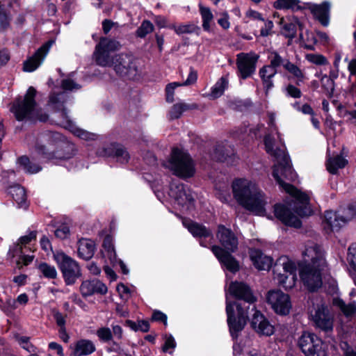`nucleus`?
Here are the masks:
<instances>
[{
  "label": "nucleus",
  "mask_w": 356,
  "mask_h": 356,
  "mask_svg": "<svg viewBox=\"0 0 356 356\" xmlns=\"http://www.w3.org/2000/svg\"><path fill=\"white\" fill-rule=\"evenodd\" d=\"M279 143L269 134L264 138V145L266 151L270 156H273L277 163L273 167V176L280 187L295 197V213L294 214L291 209L284 204H276L274 208L275 216L284 224L294 227H300L301 221L299 216H310L312 213L309 206V197L307 194L303 193L297 190L293 186L286 183L284 178L294 181L297 175L292 169L291 161L288 155L285 152V146L277 133Z\"/></svg>",
  "instance_id": "nucleus-1"
},
{
  "label": "nucleus",
  "mask_w": 356,
  "mask_h": 356,
  "mask_svg": "<svg viewBox=\"0 0 356 356\" xmlns=\"http://www.w3.org/2000/svg\"><path fill=\"white\" fill-rule=\"evenodd\" d=\"M230 294L236 298L244 300V303L235 302L232 305L227 298L226 312L227 314V323L233 338L238 337V333L245 327L248 317L249 310L255 302L256 298L252 295L250 287L243 283L234 282L229 287Z\"/></svg>",
  "instance_id": "nucleus-2"
},
{
  "label": "nucleus",
  "mask_w": 356,
  "mask_h": 356,
  "mask_svg": "<svg viewBox=\"0 0 356 356\" xmlns=\"http://www.w3.org/2000/svg\"><path fill=\"white\" fill-rule=\"evenodd\" d=\"M234 199L244 209L257 214L264 215L267 197L257 184L246 179H238L232 183Z\"/></svg>",
  "instance_id": "nucleus-3"
},
{
  "label": "nucleus",
  "mask_w": 356,
  "mask_h": 356,
  "mask_svg": "<svg viewBox=\"0 0 356 356\" xmlns=\"http://www.w3.org/2000/svg\"><path fill=\"white\" fill-rule=\"evenodd\" d=\"M216 236L224 249L218 245H213L211 251L226 269L233 273L238 271V263L230 254L237 250L238 244L237 237L231 229L223 225L218 226Z\"/></svg>",
  "instance_id": "nucleus-4"
},
{
  "label": "nucleus",
  "mask_w": 356,
  "mask_h": 356,
  "mask_svg": "<svg viewBox=\"0 0 356 356\" xmlns=\"http://www.w3.org/2000/svg\"><path fill=\"white\" fill-rule=\"evenodd\" d=\"M35 89L31 86L22 99L19 98L14 102L11 111L17 120H38L44 122L48 119L47 114L38 108L35 101Z\"/></svg>",
  "instance_id": "nucleus-5"
},
{
  "label": "nucleus",
  "mask_w": 356,
  "mask_h": 356,
  "mask_svg": "<svg viewBox=\"0 0 356 356\" xmlns=\"http://www.w3.org/2000/svg\"><path fill=\"white\" fill-rule=\"evenodd\" d=\"M60 136L58 134L48 133L42 136L40 141L42 145H37L36 149L47 159H68L72 154L69 152L64 153V149H72L70 145H67L60 140Z\"/></svg>",
  "instance_id": "nucleus-6"
},
{
  "label": "nucleus",
  "mask_w": 356,
  "mask_h": 356,
  "mask_svg": "<svg viewBox=\"0 0 356 356\" xmlns=\"http://www.w3.org/2000/svg\"><path fill=\"white\" fill-rule=\"evenodd\" d=\"M164 165L181 178L191 177L195 172V164L190 155L178 148L172 149L170 158Z\"/></svg>",
  "instance_id": "nucleus-7"
},
{
  "label": "nucleus",
  "mask_w": 356,
  "mask_h": 356,
  "mask_svg": "<svg viewBox=\"0 0 356 356\" xmlns=\"http://www.w3.org/2000/svg\"><path fill=\"white\" fill-rule=\"evenodd\" d=\"M67 97V95L65 92H61L58 94H52L49 97V104L55 109L58 111V117L60 120L58 121V124L64 127L65 129H69L77 137L88 140L89 138V134L83 129L77 127L73 121L70 118L67 110L64 108V103L65 102Z\"/></svg>",
  "instance_id": "nucleus-8"
},
{
  "label": "nucleus",
  "mask_w": 356,
  "mask_h": 356,
  "mask_svg": "<svg viewBox=\"0 0 356 356\" xmlns=\"http://www.w3.org/2000/svg\"><path fill=\"white\" fill-rule=\"evenodd\" d=\"M296 264L286 256L278 258L273 266L274 279L286 290L293 289L297 281Z\"/></svg>",
  "instance_id": "nucleus-9"
},
{
  "label": "nucleus",
  "mask_w": 356,
  "mask_h": 356,
  "mask_svg": "<svg viewBox=\"0 0 356 356\" xmlns=\"http://www.w3.org/2000/svg\"><path fill=\"white\" fill-rule=\"evenodd\" d=\"M54 258L59 265L65 284H73L81 276L78 264L63 252H56Z\"/></svg>",
  "instance_id": "nucleus-10"
},
{
  "label": "nucleus",
  "mask_w": 356,
  "mask_h": 356,
  "mask_svg": "<svg viewBox=\"0 0 356 356\" xmlns=\"http://www.w3.org/2000/svg\"><path fill=\"white\" fill-rule=\"evenodd\" d=\"M312 320L314 325L324 331L330 332L333 330L334 315L328 309L327 305L323 300L314 306L310 312Z\"/></svg>",
  "instance_id": "nucleus-11"
},
{
  "label": "nucleus",
  "mask_w": 356,
  "mask_h": 356,
  "mask_svg": "<svg viewBox=\"0 0 356 356\" xmlns=\"http://www.w3.org/2000/svg\"><path fill=\"white\" fill-rule=\"evenodd\" d=\"M325 266L299 264V275L304 285L309 291H315L322 286V272Z\"/></svg>",
  "instance_id": "nucleus-12"
},
{
  "label": "nucleus",
  "mask_w": 356,
  "mask_h": 356,
  "mask_svg": "<svg viewBox=\"0 0 356 356\" xmlns=\"http://www.w3.org/2000/svg\"><path fill=\"white\" fill-rule=\"evenodd\" d=\"M111 66L120 76L134 79L138 74L136 60L129 54H120L112 58Z\"/></svg>",
  "instance_id": "nucleus-13"
},
{
  "label": "nucleus",
  "mask_w": 356,
  "mask_h": 356,
  "mask_svg": "<svg viewBox=\"0 0 356 356\" xmlns=\"http://www.w3.org/2000/svg\"><path fill=\"white\" fill-rule=\"evenodd\" d=\"M298 346L306 356H327L322 341L312 333L304 332Z\"/></svg>",
  "instance_id": "nucleus-14"
},
{
  "label": "nucleus",
  "mask_w": 356,
  "mask_h": 356,
  "mask_svg": "<svg viewBox=\"0 0 356 356\" xmlns=\"http://www.w3.org/2000/svg\"><path fill=\"white\" fill-rule=\"evenodd\" d=\"M267 302L278 315L286 316L290 313L292 304L290 296L280 290L270 291L267 294Z\"/></svg>",
  "instance_id": "nucleus-15"
},
{
  "label": "nucleus",
  "mask_w": 356,
  "mask_h": 356,
  "mask_svg": "<svg viewBox=\"0 0 356 356\" xmlns=\"http://www.w3.org/2000/svg\"><path fill=\"white\" fill-rule=\"evenodd\" d=\"M120 47V42L116 40L102 38L97 45L94 53L97 63L101 66H111L112 59L110 58V54L118 50Z\"/></svg>",
  "instance_id": "nucleus-16"
},
{
  "label": "nucleus",
  "mask_w": 356,
  "mask_h": 356,
  "mask_svg": "<svg viewBox=\"0 0 356 356\" xmlns=\"http://www.w3.org/2000/svg\"><path fill=\"white\" fill-rule=\"evenodd\" d=\"M303 261L300 264L326 266V261L322 248L314 242H308L302 252Z\"/></svg>",
  "instance_id": "nucleus-17"
},
{
  "label": "nucleus",
  "mask_w": 356,
  "mask_h": 356,
  "mask_svg": "<svg viewBox=\"0 0 356 356\" xmlns=\"http://www.w3.org/2000/svg\"><path fill=\"white\" fill-rule=\"evenodd\" d=\"M236 56V65L240 76L244 79L250 76L255 72L259 56L250 52L240 53Z\"/></svg>",
  "instance_id": "nucleus-18"
},
{
  "label": "nucleus",
  "mask_w": 356,
  "mask_h": 356,
  "mask_svg": "<svg viewBox=\"0 0 356 356\" xmlns=\"http://www.w3.org/2000/svg\"><path fill=\"white\" fill-rule=\"evenodd\" d=\"M170 194L177 202L178 204L186 209H190L193 205V197L191 191L183 184L171 185Z\"/></svg>",
  "instance_id": "nucleus-19"
},
{
  "label": "nucleus",
  "mask_w": 356,
  "mask_h": 356,
  "mask_svg": "<svg viewBox=\"0 0 356 356\" xmlns=\"http://www.w3.org/2000/svg\"><path fill=\"white\" fill-rule=\"evenodd\" d=\"M53 41H49L40 47L34 55L24 62L23 70L25 72H31L35 71L43 62L47 55Z\"/></svg>",
  "instance_id": "nucleus-20"
},
{
  "label": "nucleus",
  "mask_w": 356,
  "mask_h": 356,
  "mask_svg": "<svg viewBox=\"0 0 356 356\" xmlns=\"http://www.w3.org/2000/svg\"><path fill=\"white\" fill-rule=\"evenodd\" d=\"M251 312H254L251 321L252 327L259 334L270 336L274 332V327L257 310L254 305H252Z\"/></svg>",
  "instance_id": "nucleus-21"
},
{
  "label": "nucleus",
  "mask_w": 356,
  "mask_h": 356,
  "mask_svg": "<svg viewBox=\"0 0 356 356\" xmlns=\"http://www.w3.org/2000/svg\"><path fill=\"white\" fill-rule=\"evenodd\" d=\"M96 154L99 156H114L121 163H127L129 159L128 152L119 145L110 144L98 149Z\"/></svg>",
  "instance_id": "nucleus-22"
},
{
  "label": "nucleus",
  "mask_w": 356,
  "mask_h": 356,
  "mask_svg": "<svg viewBox=\"0 0 356 356\" xmlns=\"http://www.w3.org/2000/svg\"><path fill=\"white\" fill-rule=\"evenodd\" d=\"M250 257L254 266L258 270H268L272 266L273 259L264 254L259 250H252Z\"/></svg>",
  "instance_id": "nucleus-23"
},
{
  "label": "nucleus",
  "mask_w": 356,
  "mask_h": 356,
  "mask_svg": "<svg viewBox=\"0 0 356 356\" xmlns=\"http://www.w3.org/2000/svg\"><path fill=\"white\" fill-rule=\"evenodd\" d=\"M183 225L188 229L193 236L208 237L212 236L211 230L197 222H195L189 220H184Z\"/></svg>",
  "instance_id": "nucleus-24"
},
{
  "label": "nucleus",
  "mask_w": 356,
  "mask_h": 356,
  "mask_svg": "<svg viewBox=\"0 0 356 356\" xmlns=\"http://www.w3.org/2000/svg\"><path fill=\"white\" fill-rule=\"evenodd\" d=\"M277 70L270 64L259 70V75L262 79L266 92L273 87L272 79L276 75Z\"/></svg>",
  "instance_id": "nucleus-25"
},
{
  "label": "nucleus",
  "mask_w": 356,
  "mask_h": 356,
  "mask_svg": "<svg viewBox=\"0 0 356 356\" xmlns=\"http://www.w3.org/2000/svg\"><path fill=\"white\" fill-rule=\"evenodd\" d=\"M330 7V6L327 2H324L319 5H314L311 8L314 15L324 26H327L328 24Z\"/></svg>",
  "instance_id": "nucleus-26"
},
{
  "label": "nucleus",
  "mask_w": 356,
  "mask_h": 356,
  "mask_svg": "<svg viewBox=\"0 0 356 356\" xmlns=\"http://www.w3.org/2000/svg\"><path fill=\"white\" fill-rule=\"evenodd\" d=\"M324 217L325 222L331 230H337L345 225V223L341 222L343 216L341 215L339 211L337 212H333L332 211H325Z\"/></svg>",
  "instance_id": "nucleus-27"
},
{
  "label": "nucleus",
  "mask_w": 356,
  "mask_h": 356,
  "mask_svg": "<svg viewBox=\"0 0 356 356\" xmlns=\"http://www.w3.org/2000/svg\"><path fill=\"white\" fill-rule=\"evenodd\" d=\"M347 163V159L341 155H337L332 157H328L326 162V167L329 172L335 175L337 173L339 169L343 168Z\"/></svg>",
  "instance_id": "nucleus-28"
},
{
  "label": "nucleus",
  "mask_w": 356,
  "mask_h": 356,
  "mask_svg": "<svg viewBox=\"0 0 356 356\" xmlns=\"http://www.w3.org/2000/svg\"><path fill=\"white\" fill-rule=\"evenodd\" d=\"M8 193L12 196L19 207H26V195L25 190L19 185H14L8 189Z\"/></svg>",
  "instance_id": "nucleus-29"
},
{
  "label": "nucleus",
  "mask_w": 356,
  "mask_h": 356,
  "mask_svg": "<svg viewBox=\"0 0 356 356\" xmlns=\"http://www.w3.org/2000/svg\"><path fill=\"white\" fill-rule=\"evenodd\" d=\"M285 70L296 79L297 86H300V83L307 79L305 70L291 61L287 65Z\"/></svg>",
  "instance_id": "nucleus-30"
},
{
  "label": "nucleus",
  "mask_w": 356,
  "mask_h": 356,
  "mask_svg": "<svg viewBox=\"0 0 356 356\" xmlns=\"http://www.w3.org/2000/svg\"><path fill=\"white\" fill-rule=\"evenodd\" d=\"M35 232H31L28 235L22 236L19 239V242L16 245L15 249L13 250V257H15V255L18 254V252L23 253V250H31V248L27 247L26 245L29 244L33 240H35Z\"/></svg>",
  "instance_id": "nucleus-31"
},
{
  "label": "nucleus",
  "mask_w": 356,
  "mask_h": 356,
  "mask_svg": "<svg viewBox=\"0 0 356 356\" xmlns=\"http://www.w3.org/2000/svg\"><path fill=\"white\" fill-rule=\"evenodd\" d=\"M268 59L269 60V64L277 70L281 67H282L285 70L287 65L290 62L289 59H288L286 57L282 56L276 51H269L268 55Z\"/></svg>",
  "instance_id": "nucleus-32"
},
{
  "label": "nucleus",
  "mask_w": 356,
  "mask_h": 356,
  "mask_svg": "<svg viewBox=\"0 0 356 356\" xmlns=\"http://www.w3.org/2000/svg\"><path fill=\"white\" fill-rule=\"evenodd\" d=\"M228 84V79L226 76L221 77L211 88V92L208 96L213 99L220 97L224 93L225 90L227 88Z\"/></svg>",
  "instance_id": "nucleus-33"
},
{
  "label": "nucleus",
  "mask_w": 356,
  "mask_h": 356,
  "mask_svg": "<svg viewBox=\"0 0 356 356\" xmlns=\"http://www.w3.org/2000/svg\"><path fill=\"white\" fill-rule=\"evenodd\" d=\"M104 248L103 254L104 257H107L111 263L114 264L117 261L116 253L114 250L113 239L110 236H106L103 241Z\"/></svg>",
  "instance_id": "nucleus-34"
},
{
  "label": "nucleus",
  "mask_w": 356,
  "mask_h": 356,
  "mask_svg": "<svg viewBox=\"0 0 356 356\" xmlns=\"http://www.w3.org/2000/svg\"><path fill=\"white\" fill-rule=\"evenodd\" d=\"M200 13L202 19V28L204 31L209 32L211 31V25L213 19V15L207 7L200 5Z\"/></svg>",
  "instance_id": "nucleus-35"
},
{
  "label": "nucleus",
  "mask_w": 356,
  "mask_h": 356,
  "mask_svg": "<svg viewBox=\"0 0 356 356\" xmlns=\"http://www.w3.org/2000/svg\"><path fill=\"white\" fill-rule=\"evenodd\" d=\"M195 105H189L185 103H177L172 106L171 110L170 111L169 115L170 119H177L179 118L181 114L190 109H193L195 108Z\"/></svg>",
  "instance_id": "nucleus-36"
},
{
  "label": "nucleus",
  "mask_w": 356,
  "mask_h": 356,
  "mask_svg": "<svg viewBox=\"0 0 356 356\" xmlns=\"http://www.w3.org/2000/svg\"><path fill=\"white\" fill-rule=\"evenodd\" d=\"M333 305L339 307L346 316H352L356 312L355 302L346 304L341 299L334 298L333 300Z\"/></svg>",
  "instance_id": "nucleus-37"
},
{
  "label": "nucleus",
  "mask_w": 356,
  "mask_h": 356,
  "mask_svg": "<svg viewBox=\"0 0 356 356\" xmlns=\"http://www.w3.org/2000/svg\"><path fill=\"white\" fill-rule=\"evenodd\" d=\"M38 269L40 273L45 278L55 279L57 277V271L55 267L47 263L40 264Z\"/></svg>",
  "instance_id": "nucleus-38"
},
{
  "label": "nucleus",
  "mask_w": 356,
  "mask_h": 356,
  "mask_svg": "<svg viewBox=\"0 0 356 356\" xmlns=\"http://www.w3.org/2000/svg\"><path fill=\"white\" fill-rule=\"evenodd\" d=\"M18 163L28 173H36L41 170L38 165L31 163L29 159L26 156L20 157L18 159Z\"/></svg>",
  "instance_id": "nucleus-39"
},
{
  "label": "nucleus",
  "mask_w": 356,
  "mask_h": 356,
  "mask_svg": "<svg viewBox=\"0 0 356 356\" xmlns=\"http://www.w3.org/2000/svg\"><path fill=\"white\" fill-rule=\"evenodd\" d=\"M168 27L171 29H173L175 33L178 35L184 34V33H194L196 30H199V27L193 24H170Z\"/></svg>",
  "instance_id": "nucleus-40"
},
{
  "label": "nucleus",
  "mask_w": 356,
  "mask_h": 356,
  "mask_svg": "<svg viewBox=\"0 0 356 356\" xmlns=\"http://www.w3.org/2000/svg\"><path fill=\"white\" fill-rule=\"evenodd\" d=\"M15 339L23 349L29 353L37 352L38 348L30 342L29 337L26 336H20L19 334H15Z\"/></svg>",
  "instance_id": "nucleus-41"
},
{
  "label": "nucleus",
  "mask_w": 356,
  "mask_h": 356,
  "mask_svg": "<svg viewBox=\"0 0 356 356\" xmlns=\"http://www.w3.org/2000/svg\"><path fill=\"white\" fill-rule=\"evenodd\" d=\"M78 255L85 260L89 259V240L86 238H81L78 242Z\"/></svg>",
  "instance_id": "nucleus-42"
},
{
  "label": "nucleus",
  "mask_w": 356,
  "mask_h": 356,
  "mask_svg": "<svg viewBox=\"0 0 356 356\" xmlns=\"http://www.w3.org/2000/svg\"><path fill=\"white\" fill-rule=\"evenodd\" d=\"M299 0H277L274 2V7L277 9H293L298 10L299 6Z\"/></svg>",
  "instance_id": "nucleus-43"
},
{
  "label": "nucleus",
  "mask_w": 356,
  "mask_h": 356,
  "mask_svg": "<svg viewBox=\"0 0 356 356\" xmlns=\"http://www.w3.org/2000/svg\"><path fill=\"white\" fill-rule=\"evenodd\" d=\"M125 323L128 327L136 332L141 331L147 332L149 330V324L146 321H139L138 323H135L131 320H127Z\"/></svg>",
  "instance_id": "nucleus-44"
},
{
  "label": "nucleus",
  "mask_w": 356,
  "mask_h": 356,
  "mask_svg": "<svg viewBox=\"0 0 356 356\" xmlns=\"http://www.w3.org/2000/svg\"><path fill=\"white\" fill-rule=\"evenodd\" d=\"M322 87L325 90L327 96L332 97L334 90V81L327 75L322 76L321 79Z\"/></svg>",
  "instance_id": "nucleus-45"
},
{
  "label": "nucleus",
  "mask_w": 356,
  "mask_h": 356,
  "mask_svg": "<svg viewBox=\"0 0 356 356\" xmlns=\"http://www.w3.org/2000/svg\"><path fill=\"white\" fill-rule=\"evenodd\" d=\"M89 348V342L86 340L79 341L73 351L74 356H82L88 355Z\"/></svg>",
  "instance_id": "nucleus-46"
},
{
  "label": "nucleus",
  "mask_w": 356,
  "mask_h": 356,
  "mask_svg": "<svg viewBox=\"0 0 356 356\" xmlns=\"http://www.w3.org/2000/svg\"><path fill=\"white\" fill-rule=\"evenodd\" d=\"M154 30V26L152 23H151L148 20H145L143 22L140 27L136 31L137 36L140 38L145 37L148 33L152 32Z\"/></svg>",
  "instance_id": "nucleus-47"
},
{
  "label": "nucleus",
  "mask_w": 356,
  "mask_h": 356,
  "mask_svg": "<svg viewBox=\"0 0 356 356\" xmlns=\"http://www.w3.org/2000/svg\"><path fill=\"white\" fill-rule=\"evenodd\" d=\"M347 261L348 270H356V245H352L348 248Z\"/></svg>",
  "instance_id": "nucleus-48"
},
{
  "label": "nucleus",
  "mask_w": 356,
  "mask_h": 356,
  "mask_svg": "<svg viewBox=\"0 0 356 356\" xmlns=\"http://www.w3.org/2000/svg\"><path fill=\"white\" fill-rule=\"evenodd\" d=\"M282 34L289 38H293L296 34V24L293 22L286 23L282 28Z\"/></svg>",
  "instance_id": "nucleus-49"
},
{
  "label": "nucleus",
  "mask_w": 356,
  "mask_h": 356,
  "mask_svg": "<svg viewBox=\"0 0 356 356\" xmlns=\"http://www.w3.org/2000/svg\"><path fill=\"white\" fill-rule=\"evenodd\" d=\"M341 215L343 216L341 222L345 225L350 220H351L356 215V210L353 207H348L343 209L339 210Z\"/></svg>",
  "instance_id": "nucleus-50"
},
{
  "label": "nucleus",
  "mask_w": 356,
  "mask_h": 356,
  "mask_svg": "<svg viewBox=\"0 0 356 356\" xmlns=\"http://www.w3.org/2000/svg\"><path fill=\"white\" fill-rule=\"evenodd\" d=\"M10 17L0 3V28L3 30L7 29L10 26Z\"/></svg>",
  "instance_id": "nucleus-51"
},
{
  "label": "nucleus",
  "mask_w": 356,
  "mask_h": 356,
  "mask_svg": "<svg viewBox=\"0 0 356 356\" xmlns=\"http://www.w3.org/2000/svg\"><path fill=\"white\" fill-rule=\"evenodd\" d=\"M25 252L26 250H23V253L18 252V254L15 255V257H19V259L16 261V265L18 268H21L22 267V264L24 266L29 265L32 262L34 258L33 255L25 254Z\"/></svg>",
  "instance_id": "nucleus-52"
},
{
  "label": "nucleus",
  "mask_w": 356,
  "mask_h": 356,
  "mask_svg": "<svg viewBox=\"0 0 356 356\" xmlns=\"http://www.w3.org/2000/svg\"><path fill=\"white\" fill-rule=\"evenodd\" d=\"M306 59L309 62L318 65H324L327 63L326 58L321 54H308L306 55Z\"/></svg>",
  "instance_id": "nucleus-53"
},
{
  "label": "nucleus",
  "mask_w": 356,
  "mask_h": 356,
  "mask_svg": "<svg viewBox=\"0 0 356 356\" xmlns=\"http://www.w3.org/2000/svg\"><path fill=\"white\" fill-rule=\"evenodd\" d=\"M0 308L6 313L11 312L16 308V300L8 298L5 301L0 300Z\"/></svg>",
  "instance_id": "nucleus-54"
},
{
  "label": "nucleus",
  "mask_w": 356,
  "mask_h": 356,
  "mask_svg": "<svg viewBox=\"0 0 356 356\" xmlns=\"http://www.w3.org/2000/svg\"><path fill=\"white\" fill-rule=\"evenodd\" d=\"M97 292L102 295L106 293L108 291L107 286L99 280H93L90 282V291Z\"/></svg>",
  "instance_id": "nucleus-55"
},
{
  "label": "nucleus",
  "mask_w": 356,
  "mask_h": 356,
  "mask_svg": "<svg viewBox=\"0 0 356 356\" xmlns=\"http://www.w3.org/2000/svg\"><path fill=\"white\" fill-rule=\"evenodd\" d=\"M179 86H181V84L179 82H172L166 86L165 92L168 102L172 103L174 101L175 90Z\"/></svg>",
  "instance_id": "nucleus-56"
},
{
  "label": "nucleus",
  "mask_w": 356,
  "mask_h": 356,
  "mask_svg": "<svg viewBox=\"0 0 356 356\" xmlns=\"http://www.w3.org/2000/svg\"><path fill=\"white\" fill-rule=\"evenodd\" d=\"M286 95L289 97L297 99L300 98L302 96L301 90L293 84H289L285 88Z\"/></svg>",
  "instance_id": "nucleus-57"
},
{
  "label": "nucleus",
  "mask_w": 356,
  "mask_h": 356,
  "mask_svg": "<svg viewBox=\"0 0 356 356\" xmlns=\"http://www.w3.org/2000/svg\"><path fill=\"white\" fill-rule=\"evenodd\" d=\"M54 318L55 319L57 325L59 327H65V323H66V317L67 315H64L62 313H60L59 311L53 309L51 310Z\"/></svg>",
  "instance_id": "nucleus-58"
},
{
  "label": "nucleus",
  "mask_w": 356,
  "mask_h": 356,
  "mask_svg": "<svg viewBox=\"0 0 356 356\" xmlns=\"http://www.w3.org/2000/svg\"><path fill=\"white\" fill-rule=\"evenodd\" d=\"M62 88L65 90L73 91L78 90L81 86L70 79H63L61 83Z\"/></svg>",
  "instance_id": "nucleus-59"
},
{
  "label": "nucleus",
  "mask_w": 356,
  "mask_h": 356,
  "mask_svg": "<svg viewBox=\"0 0 356 356\" xmlns=\"http://www.w3.org/2000/svg\"><path fill=\"white\" fill-rule=\"evenodd\" d=\"M70 235V228L65 225H62L55 230V236L60 239H65Z\"/></svg>",
  "instance_id": "nucleus-60"
},
{
  "label": "nucleus",
  "mask_w": 356,
  "mask_h": 356,
  "mask_svg": "<svg viewBox=\"0 0 356 356\" xmlns=\"http://www.w3.org/2000/svg\"><path fill=\"white\" fill-rule=\"evenodd\" d=\"M97 334L99 338L104 341H108L112 338V332L108 327L100 328L97 330Z\"/></svg>",
  "instance_id": "nucleus-61"
},
{
  "label": "nucleus",
  "mask_w": 356,
  "mask_h": 356,
  "mask_svg": "<svg viewBox=\"0 0 356 356\" xmlns=\"http://www.w3.org/2000/svg\"><path fill=\"white\" fill-rule=\"evenodd\" d=\"M165 343L163 346V350L167 352L169 349H174L176 347V342L174 337L171 334H165L164 336Z\"/></svg>",
  "instance_id": "nucleus-62"
},
{
  "label": "nucleus",
  "mask_w": 356,
  "mask_h": 356,
  "mask_svg": "<svg viewBox=\"0 0 356 356\" xmlns=\"http://www.w3.org/2000/svg\"><path fill=\"white\" fill-rule=\"evenodd\" d=\"M117 291L119 293L121 298L127 300L130 295V289L124 284L120 283L117 286Z\"/></svg>",
  "instance_id": "nucleus-63"
},
{
  "label": "nucleus",
  "mask_w": 356,
  "mask_h": 356,
  "mask_svg": "<svg viewBox=\"0 0 356 356\" xmlns=\"http://www.w3.org/2000/svg\"><path fill=\"white\" fill-rule=\"evenodd\" d=\"M220 17L218 19V24L224 29H228L230 26L229 15L227 13H220Z\"/></svg>",
  "instance_id": "nucleus-64"
}]
</instances>
